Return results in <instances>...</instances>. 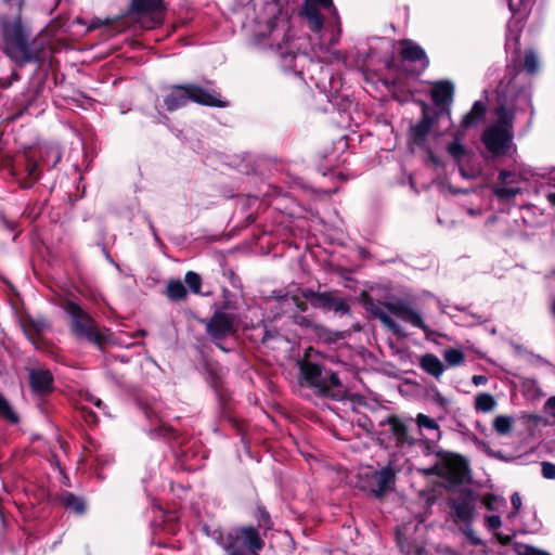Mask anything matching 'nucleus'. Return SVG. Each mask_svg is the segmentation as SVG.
Masks as SVG:
<instances>
[{
    "mask_svg": "<svg viewBox=\"0 0 555 555\" xmlns=\"http://www.w3.org/2000/svg\"><path fill=\"white\" fill-rule=\"evenodd\" d=\"M302 11L310 24L311 30L318 31L323 27L324 15L321 13L320 7L304 3Z\"/></svg>",
    "mask_w": 555,
    "mask_h": 555,
    "instance_id": "c756f323",
    "label": "nucleus"
},
{
    "mask_svg": "<svg viewBox=\"0 0 555 555\" xmlns=\"http://www.w3.org/2000/svg\"><path fill=\"white\" fill-rule=\"evenodd\" d=\"M515 534H512V535H508V534H502L501 532H496L495 533V537L496 539L499 540V542L502 544V545H508L513 538H514Z\"/></svg>",
    "mask_w": 555,
    "mask_h": 555,
    "instance_id": "e2e57ef3",
    "label": "nucleus"
},
{
    "mask_svg": "<svg viewBox=\"0 0 555 555\" xmlns=\"http://www.w3.org/2000/svg\"><path fill=\"white\" fill-rule=\"evenodd\" d=\"M362 305L364 309L378 319L393 335L402 336L401 326L395 322L383 309L385 307L389 313L400 318L402 321L410 323L414 327L423 331L426 339L434 340V336L439 334L433 331L424 321L422 315L413 310L406 302L402 300L380 302L374 299L366 292L361 294Z\"/></svg>",
    "mask_w": 555,
    "mask_h": 555,
    "instance_id": "f03ea898",
    "label": "nucleus"
},
{
    "mask_svg": "<svg viewBox=\"0 0 555 555\" xmlns=\"http://www.w3.org/2000/svg\"><path fill=\"white\" fill-rule=\"evenodd\" d=\"M514 418L508 415H498L492 423L493 429L500 436H507L513 431Z\"/></svg>",
    "mask_w": 555,
    "mask_h": 555,
    "instance_id": "473e14b6",
    "label": "nucleus"
},
{
    "mask_svg": "<svg viewBox=\"0 0 555 555\" xmlns=\"http://www.w3.org/2000/svg\"><path fill=\"white\" fill-rule=\"evenodd\" d=\"M446 362L451 366H459L464 363L465 354L456 348L447 349L443 353Z\"/></svg>",
    "mask_w": 555,
    "mask_h": 555,
    "instance_id": "58836bf2",
    "label": "nucleus"
},
{
    "mask_svg": "<svg viewBox=\"0 0 555 555\" xmlns=\"http://www.w3.org/2000/svg\"><path fill=\"white\" fill-rule=\"evenodd\" d=\"M64 310L70 317V330L75 336L87 339L101 350L111 341L113 337L111 330L104 328L100 331L91 314L77 302L67 300Z\"/></svg>",
    "mask_w": 555,
    "mask_h": 555,
    "instance_id": "20e7f679",
    "label": "nucleus"
},
{
    "mask_svg": "<svg viewBox=\"0 0 555 555\" xmlns=\"http://www.w3.org/2000/svg\"><path fill=\"white\" fill-rule=\"evenodd\" d=\"M416 104L421 107V116H427V117H443V112H438L437 108L431 107L427 102L424 100H416Z\"/></svg>",
    "mask_w": 555,
    "mask_h": 555,
    "instance_id": "c03bdc74",
    "label": "nucleus"
},
{
    "mask_svg": "<svg viewBox=\"0 0 555 555\" xmlns=\"http://www.w3.org/2000/svg\"><path fill=\"white\" fill-rule=\"evenodd\" d=\"M29 385L34 392L48 395L54 389V377L50 370L35 369L29 372Z\"/></svg>",
    "mask_w": 555,
    "mask_h": 555,
    "instance_id": "f3484780",
    "label": "nucleus"
},
{
    "mask_svg": "<svg viewBox=\"0 0 555 555\" xmlns=\"http://www.w3.org/2000/svg\"><path fill=\"white\" fill-rule=\"evenodd\" d=\"M165 294L170 300L181 301L186 298L188 291L180 280H170L167 284Z\"/></svg>",
    "mask_w": 555,
    "mask_h": 555,
    "instance_id": "7c9ffc66",
    "label": "nucleus"
},
{
    "mask_svg": "<svg viewBox=\"0 0 555 555\" xmlns=\"http://www.w3.org/2000/svg\"><path fill=\"white\" fill-rule=\"evenodd\" d=\"M486 522L489 529L496 530L501 527L502 521L499 515H490L486 517Z\"/></svg>",
    "mask_w": 555,
    "mask_h": 555,
    "instance_id": "5fc2aeb1",
    "label": "nucleus"
},
{
    "mask_svg": "<svg viewBox=\"0 0 555 555\" xmlns=\"http://www.w3.org/2000/svg\"><path fill=\"white\" fill-rule=\"evenodd\" d=\"M311 333L314 334V336L317 337V339L319 341H322L327 345L334 344V343L345 338L344 333L337 332V331H332L328 327H326L325 325L318 323V322L313 325Z\"/></svg>",
    "mask_w": 555,
    "mask_h": 555,
    "instance_id": "cd10ccee",
    "label": "nucleus"
},
{
    "mask_svg": "<svg viewBox=\"0 0 555 555\" xmlns=\"http://www.w3.org/2000/svg\"><path fill=\"white\" fill-rule=\"evenodd\" d=\"M472 380L476 386H479L487 383V377L483 375H474Z\"/></svg>",
    "mask_w": 555,
    "mask_h": 555,
    "instance_id": "774afa93",
    "label": "nucleus"
},
{
    "mask_svg": "<svg viewBox=\"0 0 555 555\" xmlns=\"http://www.w3.org/2000/svg\"><path fill=\"white\" fill-rule=\"evenodd\" d=\"M516 173L506 169H503L499 172V181L502 184H507L508 182H515Z\"/></svg>",
    "mask_w": 555,
    "mask_h": 555,
    "instance_id": "603ef678",
    "label": "nucleus"
},
{
    "mask_svg": "<svg viewBox=\"0 0 555 555\" xmlns=\"http://www.w3.org/2000/svg\"><path fill=\"white\" fill-rule=\"evenodd\" d=\"M162 7V0H132L131 9L135 13L156 12Z\"/></svg>",
    "mask_w": 555,
    "mask_h": 555,
    "instance_id": "72a5a7b5",
    "label": "nucleus"
},
{
    "mask_svg": "<svg viewBox=\"0 0 555 555\" xmlns=\"http://www.w3.org/2000/svg\"><path fill=\"white\" fill-rule=\"evenodd\" d=\"M511 503H512L513 511L508 515L509 518L515 517L521 507V498L518 492H514L512 494Z\"/></svg>",
    "mask_w": 555,
    "mask_h": 555,
    "instance_id": "09e8293b",
    "label": "nucleus"
},
{
    "mask_svg": "<svg viewBox=\"0 0 555 555\" xmlns=\"http://www.w3.org/2000/svg\"><path fill=\"white\" fill-rule=\"evenodd\" d=\"M47 201L40 203L38 201L29 202L23 210V216L30 219L31 221L37 220L44 210Z\"/></svg>",
    "mask_w": 555,
    "mask_h": 555,
    "instance_id": "4c0bfd02",
    "label": "nucleus"
},
{
    "mask_svg": "<svg viewBox=\"0 0 555 555\" xmlns=\"http://www.w3.org/2000/svg\"><path fill=\"white\" fill-rule=\"evenodd\" d=\"M476 494L470 488H462L456 498L448 499V506L451 508L454 521L472 525L475 520Z\"/></svg>",
    "mask_w": 555,
    "mask_h": 555,
    "instance_id": "f8f14e48",
    "label": "nucleus"
},
{
    "mask_svg": "<svg viewBox=\"0 0 555 555\" xmlns=\"http://www.w3.org/2000/svg\"><path fill=\"white\" fill-rule=\"evenodd\" d=\"M186 83L171 85L164 95V106L168 112H176L188 105Z\"/></svg>",
    "mask_w": 555,
    "mask_h": 555,
    "instance_id": "a211bd4d",
    "label": "nucleus"
},
{
    "mask_svg": "<svg viewBox=\"0 0 555 555\" xmlns=\"http://www.w3.org/2000/svg\"><path fill=\"white\" fill-rule=\"evenodd\" d=\"M21 325L27 338L36 345L42 339V334L48 327V322L43 317L34 318L30 314H26L22 317Z\"/></svg>",
    "mask_w": 555,
    "mask_h": 555,
    "instance_id": "aec40b11",
    "label": "nucleus"
},
{
    "mask_svg": "<svg viewBox=\"0 0 555 555\" xmlns=\"http://www.w3.org/2000/svg\"><path fill=\"white\" fill-rule=\"evenodd\" d=\"M517 553L519 555H551L548 552L539 550L528 544H517Z\"/></svg>",
    "mask_w": 555,
    "mask_h": 555,
    "instance_id": "a18cd8bd",
    "label": "nucleus"
},
{
    "mask_svg": "<svg viewBox=\"0 0 555 555\" xmlns=\"http://www.w3.org/2000/svg\"><path fill=\"white\" fill-rule=\"evenodd\" d=\"M39 157L43 163H47L48 158H52L50 167L61 160V152L57 149H41L39 151ZM22 189H30L40 179L41 171L39 170L38 152L34 149L24 151L21 155H17L14 159L13 167L11 170Z\"/></svg>",
    "mask_w": 555,
    "mask_h": 555,
    "instance_id": "7ed1b4c3",
    "label": "nucleus"
},
{
    "mask_svg": "<svg viewBox=\"0 0 555 555\" xmlns=\"http://www.w3.org/2000/svg\"><path fill=\"white\" fill-rule=\"evenodd\" d=\"M400 43V57L402 61L409 62V63H421V70H418L416 74L420 75L422 72L426 70L429 65L430 61L426 53V51L416 42H414L412 39H402L399 41Z\"/></svg>",
    "mask_w": 555,
    "mask_h": 555,
    "instance_id": "2eb2a0df",
    "label": "nucleus"
},
{
    "mask_svg": "<svg viewBox=\"0 0 555 555\" xmlns=\"http://www.w3.org/2000/svg\"><path fill=\"white\" fill-rule=\"evenodd\" d=\"M424 444H425V448H424V453L426 455H430V454H435V452H437L438 450L435 449V442L431 441V440H425L424 441Z\"/></svg>",
    "mask_w": 555,
    "mask_h": 555,
    "instance_id": "69168bd1",
    "label": "nucleus"
},
{
    "mask_svg": "<svg viewBox=\"0 0 555 555\" xmlns=\"http://www.w3.org/2000/svg\"><path fill=\"white\" fill-rule=\"evenodd\" d=\"M521 193L520 188H508L505 184H496L493 186V194L500 201L508 202L516 195Z\"/></svg>",
    "mask_w": 555,
    "mask_h": 555,
    "instance_id": "c9c22d12",
    "label": "nucleus"
},
{
    "mask_svg": "<svg viewBox=\"0 0 555 555\" xmlns=\"http://www.w3.org/2000/svg\"><path fill=\"white\" fill-rule=\"evenodd\" d=\"M189 102L209 107H225L227 102L222 101L218 93L209 92L196 83H186Z\"/></svg>",
    "mask_w": 555,
    "mask_h": 555,
    "instance_id": "dca6fc26",
    "label": "nucleus"
},
{
    "mask_svg": "<svg viewBox=\"0 0 555 555\" xmlns=\"http://www.w3.org/2000/svg\"><path fill=\"white\" fill-rule=\"evenodd\" d=\"M14 159L9 154H4L0 151V169H10L12 170Z\"/></svg>",
    "mask_w": 555,
    "mask_h": 555,
    "instance_id": "864d4df0",
    "label": "nucleus"
},
{
    "mask_svg": "<svg viewBox=\"0 0 555 555\" xmlns=\"http://www.w3.org/2000/svg\"><path fill=\"white\" fill-rule=\"evenodd\" d=\"M275 299L280 302V304H284L285 301H287L288 299H291L293 301V304L296 306L297 308V311L296 312H299V313H304L308 310V301L307 299H305L301 294L300 295H291L289 293H286L284 295H280V296H276Z\"/></svg>",
    "mask_w": 555,
    "mask_h": 555,
    "instance_id": "e433bc0d",
    "label": "nucleus"
},
{
    "mask_svg": "<svg viewBox=\"0 0 555 555\" xmlns=\"http://www.w3.org/2000/svg\"><path fill=\"white\" fill-rule=\"evenodd\" d=\"M522 67L530 75H534L538 73L539 60L537 54L532 50L526 51Z\"/></svg>",
    "mask_w": 555,
    "mask_h": 555,
    "instance_id": "ea45409f",
    "label": "nucleus"
},
{
    "mask_svg": "<svg viewBox=\"0 0 555 555\" xmlns=\"http://www.w3.org/2000/svg\"><path fill=\"white\" fill-rule=\"evenodd\" d=\"M495 122L492 127L507 129L514 131L515 111L507 107L504 103H500L494 108Z\"/></svg>",
    "mask_w": 555,
    "mask_h": 555,
    "instance_id": "b1692460",
    "label": "nucleus"
},
{
    "mask_svg": "<svg viewBox=\"0 0 555 555\" xmlns=\"http://www.w3.org/2000/svg\"><path fill=\"white\" fill-rule=\"evenodd\" d=\"M388 425L390 431L396 439L397 447H403L405 443L409 446L414 444V439L409 436L408 426L401 421L398 415H389L379 423V426Z\"/></svg>",
    "mask_w": 555,
    "mask_h": 555,
    "instance_id": "6ab92c4d",
    "label": "nucleus"
},
{
    "mask_svg": "<svg viewBox=\"0 0 555 555\" xmlns=\"http://www.w3.org/2000/svg\"><path fill=\"white\" fill-rule=\"evenodd\" d=\"M301 296L309 300L310 305L314 309H321L325 312L333 311L340 314H350V306L344 298L335 296V292H317L312 288L299 289Z\"/></svg>",
    "mask_w": 555,
    "mask_h": 555,
    "instance_id": "6e6552de",
    "label": "nucleus"
},
{
    "mask_svg": "<svg viewBox=\"0 0 555 555\" xmlns=\"http://www.w3.org/2000/svg\"><path fill=\"white\" fill-rule=\"evenodd\" d=\"M327 385L330 386L331 390H333V388H340L343 387V384H341V380L338 376V374L334 371H330L328 374H326L325 377H323Z\"/></svg>",
    "mask_w": 555,
    "mask_h": 555,
    "instance_id": "49530a36",
    "label": "nucleus"
},
{
    "mask_svg": "<svg viewBox=\"0 0 555 555\" xmlns=\"http://www.w3.org/2000/svg\"><path fill=\"white\" fill-rule=\"evenodd\" d=\"M544 411L555 417V396L550 397L544 403Z\"/></svg>",
    "mask_w": 555,
    "mask_h": 555,
    "instance_id": "052dcab7",
    "label": "nucleus"
},
{
    "mask_svg": "<svg viewBox=\"0 0 555 555\" xmlns=\"http://www.w3.org/2000/svg\"><path fill=\"white\" fill-rule=\"evenodd\" d=\"M395 472L390 466L374 472L372 478L376 487L372 489L373 495L378 499L383 498L395 483Z\"/></svg>",
    "mask_w": 555,
    "mask_h": 555,
    "instance_id": "4be33fe9",
    "label": "nucleus"
},
{
    "mask_svg": "<svg viewBox=\"0 0 555 555\" xmlns=\"http://www.w3.org/2000/svg\"><path fill=\"white\" fill-rule=\"evenodd\" d=\"M301 378L310 387L318 390L324 398L340 400L343 396L339 392L332 391L326 380L322 377L324 366L319 363L302 359L298 362Z\"/></svg>",
    "mask_w": 555,
    "mask_h": 555,
    "instance_id": "1a4fd4ad",
    "label": "nucleus"
},
{
    "mask_svg": "<svg viewBox=\"0 0 555 555\" xmlns=\"http://www.w3.org/2000/svg\"><path fill=\"white\" fill-rule=\"evenodd\" d=\"M81 415L85 422L89 425L96 424L99 421L98 415L88 408H82Z\"/></svg>",
    "mask_w": 555,
    "mask_h": 555,
    "instance_id": "3c124183",
    "label": "nucleus"
},
{
    "mask_svg": "<svg viewBox=\"0 0 555 555\" xmlns=\"http://www.w3.org/2000/svg\"><path fill=\"white\" fill-rule=\"evenodd\" d=\"M217 541L225 555H259L264 547V540L253 525L237 527L225 534L219 532Z\"/></svg>",
    "mask_w": 555,
    "mask_h": 555,
    "instance_id": "423d86ee",
    "label": "nucleus"
},
{
    "mask_svg": "<svg viewBox=\"0 0 555 555\" xmlns=\"http://www.w3.org/2000/svg\"><path fill=\"white\" fill-rule=\"evenodd\" d=\"M496 500H498V498L494 493H486L482 496L481 502L488 511H495L496 509V507H495Z\"/></svg>",
    "mask_w": 555,
    "mask_h": 555,
    "instance_id": "8fccbe9b",
    "label": "nucleus"
},
{
    "mask_svg": "<svg viewBox=\"0 0 555 555\" xmlns=\"http://www.w3.org/2000/svg\"><path fill=\"white\" fill-rule=\"evenodd\" d=\"M0 418L9 424L17 425L21 422L20 415L14 411L11 403L0 393Z\"/></svg>",
    "mask_w": 555,
    "mask_h": 555,
    "instance_id": "2f4dec72",
    "label": "nucleus"
},
{
    "mask_svg": "<svg viewBox=\"0 0 555 555\" xmlns=\"http://www.w3.org/2000/svg\"><path fill=\"white\" fill-rule=\"evenodd\" d=\"M289 318H291V321L293 324L298 325L302 328L310 330V331L313 328V325L317 323L313 320L312 315H310V314L305 315L299 312H293Z\"/></svg>",
    "mask_w": 555,
    "mask_h": 555,
    "instance_id": "a19ab883",
    "label": "nucleus"
},
{
    "mask_svg": "<svg viewBox=\"0 0 555 555\" xmlns=\"http://www.w3.org/2000/svg\"><path fill=\"white\" fill-rule=\"evenodd\" d=\"M455 88L450 80H437L433 82L430 89V99L438 107V112H443V116L451 118V105L454 100Z\"/></svg>",
    "mask_w": 555,
    "mask_h": 555,
    "instance_id": "ddd939ff",
    "label": "nucleus"
},
{
    "mask_svg": "<svg viewBox=\"0 0 555 555\" xmlns=\"http://www.w3.org/2000/svg\"><path fill=\"white\" fill-rule=\"evenodd\" d=\"M304 3L320 7L324 10H327L334 5L333 0H305Z\"/></svg>",
    "mask_w": 555,
    "mask_h": 555,
    "instance_id": "bf43d9fd",
    "label": "nucleus"
},
{
    "mask_svg": "<svg viewBox=\"0 0 555 555\" xmlns=\"http://www.w3.org/2000/svg\"><path fill=\"white\" fill-rule=\"evenodd\" d=\"M486 114V104L480 100L475 101L469 112L462 117L457 131L466 133L468 129L477 127L485 120Z\"/></svg>",
    "mask_w": 555,
    "mask_h": 555,
    "instance_id": "412c9836",
    "label": "nucleus"
},
{
    "mask_svg": "<svg viewBox=\"0 0 555 555\" xmlns=\"http://www.w3.org/2000/svg\"><path fill=\"white\" fill-rule=\"evenodd\" d=\"M229 295H230V292L224 288L223 289L224 300L221 302V306H220V308L222 310H235L237 308L235 301H232V300L228 299Z\"/></svg>",
    "mask_w": 555,
    "mask_h": 555,
    "instance_id": "6e6d98bb",
    "label": "nucleus"
},
{
    "mask_svg": "<svg viewBox=\"0 0 555 555\" xmlns=\"http://www.w3.org/2000/svg\"><path fill=\"white\" fill-rule=\"evenodd\" d=\"M420 366L422 370H424L427 374L434 376L435 378L439 379V377L444 372V365L440 361V359L433 354V353H426L420 358Z\"/></svg>",
    "mask_w": 555,
    "mask_h": 555,
    "instance_id": "a878e982",
    "label": "nucleus"
},
{
    "mask_svg": "<svg viewBox=\"0 0 555 555\" xmlns=\"http://www.w3.org/2000/svg\"><path fill=\"white\" fill-rule=\"evenodd\" d=\"M486 150L495 157L506 156L514 141V131L489 126L481 133Z\"/></svg>",
    "mask_w": 555,
    "mask_h": 555,
    "instance_id": "9d476101",
    "label": "nucleus"
},
{
    "mask_svg": "<svg viewBox=\"0 0 555 555\" xmlns=\"http://www.w3.org/2000/svg\"><path fill=\"white\" fill-rule=\"evenodd\" d=\"M257 527L253 526L260 534L261 539L267 537L268 531L273 529V521L267 508L263 505H258L254 515Z\"/></svg>",
    "mask_w": 555,
    "mask_h": 555,
    "instance_id": "bb28decb",
    "label": "nucleus"
},
{
    "mask_svg": "<svg viewBox=\"0 0 555 555\" xmlns=\"http://www.w3.org/2000/svg\"><path fill=\"white\" fill-rule=\"evenodd\" d=\"M496 405L494 397L490 393L481 392L475 397V409L478 412L487 413Z\"/></svg>",
    "mask_w": 555,
    "mask_h": 555,
    "instance_id": "f704fd0d",
    "label": "nucleus"
},
{
    "mask_svg": "<svg viewBox=\"0 0 555 555\" xmlns=\"http://www.w3.org/2000/svg\"><path fill=\"white\" fill-rule=\"evenodd\" d=\"M438 462L424 469L427 476H437L451 486H461L470 478L468 460L459 453L439 449L435 452Z\"/></svg>",
    "mask_w": 555,
    "mask_h": 555,
    "instance_id": "39448f33",
    "label": "nucleus"
},
{
    "mask_svg": "<svg viewBox=\"0 0 555 555\" xmlns=\"http://www.w3.org/2000/svg\"><path fill=\"white\" fill-rule=\"evenodd\" d=\"M464 138L465 133L456 130L453 134V141L447 145V152L459 164L467 155V149L462 144Z\"/></svg>",
    "mask_w": 555,
    "mask_h": 555,
    "instance_id": "c85d7f7f",
    "label": "nucleus"
},
{
    "mask_svg": "<svg viewBox=\"0 0 555 555\" xmlns=\"http://www.w3.org/2000/svg\"><path fill=\"white\" fill-rule=\"evenodd\" d=\"M205 331L217 348L223 352H229L230 349L222 345V340L229 336H233L237 332L235 317L224 311H215L205 322Z\"/></svg>",
    "mask_w": 555,
    "mask_h": 555,
    "instance_id": "0eeeda50",
    "label": "nucleus"
},
{
    "mask_svg": "<svg viewBox=\"0 0 555 555\" xmlns=\"http://www.w3.org/2000/svg\"><path fill=\"white\" fill-rule=\"evenodd\" d=\"M441 117L421 116V119L412 124L408 131V143L420 149H425L428 135L430 134L435 124Z\"/></svg>",
    "mask_w": 555,
    "mask_h": 555,
    "instance_id": "4468645a",
    "label": "nucleus"
},
{
    "mask_svg": "<svg viewBox=\"0 0 555 555\" xmlns=\"http://www.w3.org/2000/svg\"><path fill=\"white\" fill-rule=\"evenodd\" d=\"M279 336V331L273 328V330H269V328H266L263 331V334H262V337L260 338V343L262 345H267L271 339L275 338Z\"/></svg>",
    "mask_w": 555,
    "mask_h": 555,
    "instance_id": "4d7b16f0",
    "label": "nucleus"
},
{
    "mask_svg": "<svg viewBox=\"0 0 555 555\" xmlns=\"http://www.w3.org/2000/svg\"><path fill=\"white\" fill-rule=\"evenodd\" d=\"M427 150V155H428V159L430 160V163L435 166V167H438L440 166L441 162H440V158L439 156H437L433 150L430 147H425Z\"/></svg>",
    "mask_w": 555,
    "mask_h": 555,
    "instance_id": "0e129e2a",
    "label": "nucleus"
},
{
    "mask_svg": "<svg viewBox=\"0 0 555 555\" xmlns=\"http://www.w3.org/2000/svg\"><path fill=\"white\" fill-rule=\"evenodd\" d=\"M0 223L10 231H14L17 228V222L8 219L3 211H0Z\"/></svg>",
    "mask_w": 555,
    "mask_h": 555,
    "instance_id": "13d9d810",
    "label": "nucleus"
},
{
    "mask_svg": "<svg viewBox=\"0 0 555 555\" xmlns=\"http://www.w3.org/2000/svg\"><path fill=\"white\" fill-rule=\"evenodd\" d=\"M1 38L3 53L18 67L36 64L42 67L50 47L48 36L41 31L30 39V30L24 25L21 15L13 20L1 17Z\"/></svg>",
    "mask_w": 555,
    "mask_h": 555,
    "instance_id": "f257e3e1",
    "label": "nucleus"
},
{
    "mask_svg": "<svg viewBox=\"0 0 555 555\" xmlns=\"http://www.w3.org/2000/svg\"><path fill=\"white\" fill-rule=\"evenodd\" d=\"M197 351L204 373L206 375V382L215 390L221 404H224L229 398V395L223 387V378L225 375L224 369L217 360L212 359L202 348H198Z\"/></svg>",
    "mask_w": 555,
    "mask_h": 555,
    "instance_id": "9b49d317",
    "label": "nucleus"
},
{
    "mask_svg": "<svg viewBox=\"0 0 555 555\" xmlns=\"http://www.w3.org/2000/svg\"><path fill=\"white\" fill-rule=\"evenodd\" d=\"M415 421L420 428L437 430V433H438L437 438L440 439L441 433L439 430V425L434 418H431L423 413H418Z\"/></svg>",
    "mask_w": 555,
    "mask_h": 555,
    "instance_id": "37998d69",
    "label": "nucleus"
},
{
    "mask_svg": "<svg viewBox=\"0 0 555 555\" xmlns=\"http://www.w3.org/2000/svg\"><path fill=\"white\" fill-rule=\"evenodd\" d=\"M184 281L192 293L201 294L202 276L198 273L194 271H188L185 273Z\"/></svg>",
    "mask_w": 555,
    "mask_h": 555,
    "instance_id": "79ce46f5",
    "label": "nucleus"
},
{
    "mask_svg": "<svg viewBox=\"0 0 555 555\" xmlns=\"http://www.w3.org/2000/svg\"><path fill=\"white\" fill-rule=\"evenodd\" d=\"M57 502L66 509L78 515L86 512V502L82 498L69 491H63L57 495Z\"/></svg>",
    "mask_w": 555,
    "mask_h": 555,
    "instance_id": "393cba45",
    "label": "nucleus"
},
{
    "mask_svg": "<svg viewBox=\"0 0 555 555\" xmlns=\"http://www.w3.org/2000/svg\"><path fill=\"white\" fill-rule=\"evenodd\" d=\"M541 467L542 476L545 479H555V464L544 461L541 463Z\"/></svg>",
    "mask_w": 555,
    "mask_h": 555,
    "instance_id": "de8ad7c7",
    "label": "nucleus"
},
{
    "mask_svg": "<svg viewBox=\"0 0 555 555\" xmlns=\"http://www.w3.org/2000/svg\"><path fill=\"white\" fill-rule=\"evenodd\" d=\"M435 402L442 408H444L448 403L447 399L440 392H436Z\"/></svg>",
    "mask_w": 555,
    "mask_h": 555,
    "instance_id": "338daca9",
    "label": "nucleus"
},
{
    "mask_svg": "<svg viewBox=\"0 0 555 555\" xmlns=\"http://www.w3.org/2000/svg\"><path fill=\"white\" fill-rule=\"evenodd\" d=\"M512 13L509 25L515 26L519 31L529 16L531 4L529 0H506Z\"/></svg>",
    "mask_w": 555,
    "mask_h": 555,
    "instance_id": "5701e85b",
    "label": "nucleus"
},
{
    "mask_svg": "<svg viewBox=\"0 0 555 555\" xmlns=\"http://www.w3.org/2000/svg\"><path fill=\"white\" fill-rule=\"evenodd\" d=\"M229 281L235 288H242L241 278L233 271H229Z\"/></svg>",
    "mask_w": 555,
    "mask_h": 555,
    "instance_id": "680f3d73",
    "label": "nucleus"
}]
</instances>
